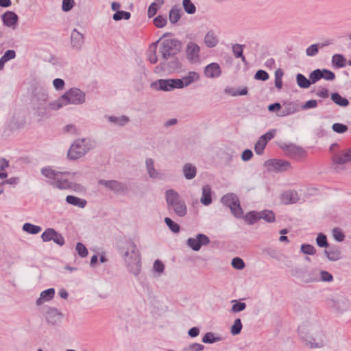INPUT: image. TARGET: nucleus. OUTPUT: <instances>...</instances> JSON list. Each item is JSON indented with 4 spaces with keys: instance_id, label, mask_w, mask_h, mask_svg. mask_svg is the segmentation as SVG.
Returning a JSON list of instances; mask_svg holds the SVG:
<instances>
[{
    "instance_id": "obj_1",
    "label": "nucleus",
    "mask_w": 351,
    "mask_h": 351,
    "mask_svg": "<svg viewBox=\"0 0 351 351\" xmlns=\"http://www.w3.org/2000/svg\"><path fill=\"white\" fill-rule=\"evenodd\" d=\"M41 173L47 178V183L58 189H72L75 191L78 192L84 191V187L82 185L73 184L67 180L66 176L70 174L67 171H58L51 169L50 167H47L42 168Z\"/></svg>"
},
{
    "instance_id": "obj_11",
    "label": "nucleus",
    "mask_w": 351,
    "mask_h": 351,
    "mask_svg": "<svg viewBox=\"0 0 351 351\" xmlns=\"http://www.w3.org/2000/svg\"><path fill=\"white\" fill-rule=\"evenodd\" d=\"M98 184L117 194H124L128 191V185L117 180H106L100 179Z\"/></svg>"
},
{
    "instance_id": "obj_20",
    "label": "nucleus",
    "mask_w": 351,
    "mask_h": 351,
    "mask_svg": "<svg viewBox=\"0 0 351 351\" xmlns=\"http://www.w3.org/2000/svg\"><path fill=\"white\" fill-rule=\"evenodd\" d=\"M199 80V75L197 72L195 71H189L187 75L183 76L182 78L178 79L180 82L179 85L180 89L186 87L193 82H197Z\"/></svg>"
},
{
    "instance_id": "obj_47",
    "label": "nucleus",
    "mask_w": 351,
    "mask_h": 351,
    "mask_svg": "<svg viewBox=\"0 0 351 351\" xmlns=\"http://www.w3.org/2000/svg\"><path fill=\"white\" fill-rule=\"evenodd\" d=\"M243 325L241 323V320L239 318H237L234 320L233 325L231 326L230 332L233 335H237L241 333L242 330Z\"/></svg>"
},
{
    "instance_id": "obj_24",
    "label": "nucleus",
    "mask_w": 351,
    "mask_h": 351,
    "mask_svg": "<svg viewBox=\"0 0 351 351\" xmlns=\"http://www.w3.org/2000/svg\"><path fill=\"white\" fill-rule=\"evenodd\" d=\"M2 20L5 25L12 27L16 24L19 16L14 12L7 11L2 15Z\"/></svg>"
},
{
    "instance_id": "obj_52",
    "label": "nucleus",
    "mask_w": 351,
    "mask_h": 351,
    "mask_svg": "<svg viewBox=\"0 0 351 351\" xmlns=\"http://www.w3.org/2000/svg\"><path fill=\"white\" fill-rule=\"evenodd\" d=\"M300 251L307 255H313L316 252L315 247L311 244H302L300 247Z\"/></svg>"
},
{
    "instance_id": "obj_46",
    "label": "nucleus",
    "mask_w": 351,
    "mask_h": 351,
    "mask_svg": "<svg viewBox=\"0 0 351 351\" xmlns=\"http://www.w3.org/2000/svg\"><path fill=\"white\" fill-rule=\"evenodd\" d=\"M131 17V14L129 12L119 10L112 15V19L115 21H119L122 19L128 20Z\"/></svg>"
},
{
    "instance_id": "obj_50",
    "label": "nucleus",
    "mask_w": 351,
    "mask_h": 351,
    "mask_svg": "<svg viewBox=\"0 0 351 351\" xmlns=\"http://www.w3.org/2000/svg\"><path fill=\"white\" fill-rule=\"evenodd\" d=\"M266 145V142L263 141L261 138H259L254 145V151L256 154L258 155L263 154Z\"/></svg>"
},
{
    "instance_id": "obj_4",
    "label": "nucleus",
    "mask_w": 351,
    "mask_h": 351,
    "mask_svg": "<svg viewBox=\"0 0 351 351\" xmlns=\"http://www.w3.org/2000/svg\"><path fill=\"white\" fill-rule=\"evenodd\" d=\"M165 196L169 211H173L180 217H183L186 215V202L177 191L174 189H168L165 191Z\"/></svg>"
},
{
    "instance_id": "obj_6",
    "label": "nucleus",
    "mask_w": 351,
    "mask_h": 351,
    "mask_svg": "<svg viewBox=\"0 0 351 351\" xmlns=\"http://www.w3.org/2000/svg\"><path fill=\"white\" fill-rule=\"evenodd\" d=\"M305 345L311 349H320L327 346L328 339L326 334L321 330H311L306 336H302Z\"/></svg>"
},
{
    "instance_id": "obj_61",
    "label": "nucleus",
    "mask_w": 351,
    "mask_h": 351,
    "mask_svg": "<svg viewBox=\"0 0 351 351\" xmlns=\"http://www.w3.org/2000/svg\"><path fill=\"white\" fill-rule=\"evenodd\" d=\"M167 23V18L164 17L163 16L159 15L157 16L154 19V23L156 27L158 28H162L166 25Z\"/></svg>"
},
{
    "instance_id": "obj_42",
    "label": "nucleus",
    "mask_w": 351,
    "mask_h": 351,
    "mask_svg": "<svg viewBox=\"0 0 351 351\" xmlns=\"http://www.w3.org/2000/svg\"><path fill=\"white\" fill-rule=\"evenodd\" d=\"M244 219L249 224L253 225L254 223H255L260 219L259 212H257V211L248 212L244 216Z\"/></svg>"
},
{
    "instance_id": "obj_41",
    "label": "nucleus",
    "mask_w": 351,
    "mask_h": 351,
    "mask_svg": "<svg viewBox=\"0 0 351 351\" xmlns=\"http://www.w3.org/2000/svg\"><path fill=\"white\" fill-rule=\"evenodd\" d=\"M296 82L298 86L301 88H307L311 84L310 78L307 79L303 74L298 73L296 75Z\"/></svg>"
},
{
    "instance_id": "obj_17",
    "label": "nucleus",
    "mask_w": 351,
    "mask_h": 351,
    "mask_svg": "<svg viewBox=\"0 0 351 351\" xmlns=\"http://www.w3.org/2000/svg\"><path fill=\"white\" fill-rule=\"evenodd\" d=\"M332 160L333 164L337 165H342L348 162H350L351 161V148L346 150V152H342L339 154H335L332 158ZM335 170L336 171H339L338 166L335 167Z\"/></svg>"
},
{
    "instance_id": "obj_57",
    "label": "nucleus",
    "mask_w": 351,
    "mask_h": 351,
    "mask_svg": "<svg viewBox=\"0 0 351 351\" xmlns=\"http://www.w3.org/2000/svg\"><path fill=\"white\" fill-rule=\"evenodd\" d=\"M332 129L334 132H335L338 134H343L348 130V128L345 124L340 123H335L332 125Z\"/></svg>"
},
{
    "instance_id": "obj_60",
    "label": "nucleus",
    "mask_w": 351,
    "mask_h": 351,
    "mask_svg": "<svg viewBox=\"0 0 351 351\" xmlns=\"http://www.w3.org/2000/svg\"><path fill=\"white\" fill-rule=\"evenodd\" d=\"M76 250L77 252L78 255L82 258H84L88 255L87 248L83 243L80 242L77 243Z\"/></svg>"
},
{
    "instance_id": "obj_64",
    "label": "nucleus",
    "mask_w": 351,
    "mask_h": 351,
    "mask_svg": "<svg viewBox=\"0 0 351 351\" xmlns=\"http://www.w3.org/2000/svg\"><path fill=\"white\" fill-rule=\"evenodd\" d=\"M319 48V47L318 43L313 44L306 49V53L308 56H315L317 54Z\"/></svg>"
},
{
    "instance_id": "obj_15",
    "label": "nucleus",
    "mask_w": 351,
    "mask_h": 351,
    "mask_svg": "<svg viewBox=\"0 0 351 351\" xmlns=\"http://www.w3.org/2000/svg\"><path fill=\"white\" fill-rule=\"evenodd\" d=\"M186 58L191 63H197L200 60V47L195 42L188 43L185 49Z\"/></svg>"
},
{
    "instance_id": "obj_51",
    "label": "nucleus",
    "mask_w": 351,
    "mask_h": 351,
    "mask_svg": "<svg viewBox=\"0 0 351 351\" xmlns=\"http://www.w3.org/2000/svg\"><path fill=\"white\" fill-rule=\"evenodd\" d=\"M316 243L320 247H328L326 235L323 233H319L316 238Z\"/></svg>"
},
{
    "instance_id": "obj_16",
    "label": "nucleus",
    "mask_w": 351,
    "mask_h": 351,
    "mask_svg": "<svg viewBox=\"0 0 351 351\" xmlns=\"http://www.w3.org/2000/svg\"><path fill=\"white\" fill-rule=\"evenodd\" d=\"M44 316L49 324L57 325L61 322L63 314L56 308L47 306L44 312Z\"/></svg>"
},
{
    "instance_id": "obj_12",
    "label": "nucleus",
    "mask_w": 351,
    "mask_h": 351,
    "mask_svg": "<svg viewBox=\"0 0 351 351\" xmlns=\"http://www.w3.org/2000/svg\"><path fill=\"white\" fill-rule=\"evenodd\" d=\"M281 148L288 157L295 160H300L306 156L304 149L293 143L284 144Z\"/></svg>"
},
{
    "instance_id": "obj_34",
    "label": "nucleus",
    "mask_w": 351,
    "mask_h": 351,
    "mask_svg": "<svg viewBox=\"0 0 351 351\" xmlns=\"http://www.w3.org/2000/svg\"><path fill=\"white\" fill-rule=\"evenodd\" d=\"M183 173L186 179L191 180L195 177L197 169L192 164L186 163L183 167Z\"/></svg>"
},
{
    "instance_id": "obj_26",
    "label": "nucleus",
    "mask_w": 351,
    "mask_h": 351,
    "mask_svg": "<svg viewBox=\"0 0 351 351\" xmlns=\"http://www.w3.org/2000/svg\"><path fill=\"white\" fill-rule=\"evenodd\" d=\"M55 295V289L49 288L40 293V297L36 300V304L38 306L41 305L44 302L51 300Z\"/></svg>"
},
{
    "instance_id": "obj_44",
    "label": "nucleus",
    "mask_w": 351,
    "mask_h": 351,
    "mask_svg": "<svg viewBox=\"0 0 351 351\" xmlns=\"http://www.w3.org/2000/svg\"><path fill=\"white\" fill-rule=\"evenodd\" d=\"M221 340V337H215V334L211 332H206L202 338V342L204 343H213Z\"/></svg>"
},
{
    "instance_id": "obj_10",
    "label": "nucleus",
    "mask_w": 351,
    "mask_h": 351,
    "mask_svg": "<svg viewBox=\"0 0 351 351\" xmlns=\"http://www.w3.org/2000/svg\"><path fill=\"white\" fill-rule=\"evenodd\" d=\"M296 277L304 283H312L319 281V270L317 269H300L296 271Z\"/></svg>"
},
{
    "instance_id": "obj_45",
    "label": "nucleus",
    "mask_w": 351,
    "mask_h": 351,
    "mask_svg": "<svg viewBox=\"0 0 351 351\" xmlns=\"http://www.w3.org/2000/svg\"><path fill=\"white\" fill-rule=\"evenodd\" d=\"M182 6L184 11L189 14H193L196 12V7L191 0H182Z\"/></svg>"
},
{
    "instance_id": "obj_18",
    "label": "nucleus",
    "mask_w": 351,
    "mask_h": 351,
    "mask_svg": "<svg viewBox=\"0 0 351 351\" xmlns=\"http://www.w3.org/2000/svg\"><path fill=\"white\" fill-rule=\"evenodd\" d=\"M48 99V95L47 92L43 89L36 90L34 95L33 102L36 105L35 102H38V110H46L47 104L46 102Z\"/></svg>"
},
{
    "instance_id": "obj_31",
    "label": "nucleus",
    "mask_w": 351,
    "mask_h": 351,
    "mask_svg": "<svg viewBox=\"0 0 351 351\" xmlns=\"http://www.w3.org/2000/svg\"><path fill=\"white\" fill-rule=\"evenodd\" d=\"M182 10L178 5H173L169 11V19L172 24H176L181 18Z\"/></svg>"
},
{
    "instance_id": "obj_9",
    "label": "nucleus",
    "mask_w": 351,
    "mask_h": 351,
    "mask_svg": "<svg viewBox=\"0 0 351 351\" xmlns=\"http://www.w3.org/2000/svg\"><path fill=\"white\" fill-rule=\"evenodd\" d=\"M178 78L176 79H160L152 82L151 87L162 91H171L175 88L180 89Z\"/></svg>"
},
{
    "instance_id": "obj_37",
    "label": "nucleus",
    "mask_w": 351,
    "mask_h": 351,
    "mask_svg": "<svg viewBox=\"0 0 351 351\" xmlns=\"http://www.w3.org/2000/svg\"><path fill=\"white\" fill-rule=\"evenodd\" d=\"M298 106L294 103H289L284 106V108L280 111V116L285 117L292 114L298 111Z\"/></svg>"
},
{
    "instance_id": "obj_25",
    "label": "nucleus",
    "mask_w": 351,
    "mask_h": 351,
    "mask_svg": "<svg viewBox=\"0 0 351 351\" xmlns=\"http://www.w3.org/2000/svg\"><path fill=\"white\" fill-rule=\"evenodd\" d=\"M146 170L149 176L152 179H160V173L155 169L154 162L152 158H147L145 160Z\"/></svg>"
},
{
    "instance_id": "obj_39",
    "label": "nucleus",
    "mask_w": 351,
    "mask_h": 351,
    "mask_svg": "<svg viewBox=\"0 0 351 351\" xmlns=\"http://www.w3.org/2000/svg\"><path fill=\"white\" fill-rule=\"evenodd\" d=\"M346 62V58L341 54H335L332 58V64L337 68L345 67Z\"/></svg>"
},
{
    "instance_id": "obj_55",
    "label": "nucleus",
    "mask_w": 351,
    "mask_h": 351,
    "mask_svg": "<svg viewBox=\"0 0 351 351\" xmlns=\"http://www.w3.org/2000/svg\"><path fill=\"white\" fill-rule=\"evenodd\" d=\"M245 45L240 44H234L232 46V50L234 56L236 58H239V57L241 56L243 52V47Z\"/></svg>"
},
{
    "instance_id": "obj_28",
    "label": "nucleus",
    "mask_w": 351,
    "mask_h": 351,
    "mask_svg": "<svg viewBox=\"0 0 351 351\" xmlns=\"http://www.w3.org/2000/svg\"><path fill=\"white\" fill-rule=\"evenodd\" d=\"M299 200L297 191H287L282 195V201L285 204H295Z\"/></svg>"
},
{
    "instance_id": "obj_27",
    "label": "nucleus",
    "mask_w": 351,
    "mask_h": 351,
    "mask_svg": "<svg viewBox=\"0 0 351 351\" xmlns=\"http://www.w3.org/2000/svg\"><path fill=\"white\" fill-rule=\"evenodd\" d=\"M200 202L204 206H208L212 203V190L208 184L204 185L202 187Z\"/></svg>"
},
{
    "instance_id": "obj_19",
    "label": "nucleus",
    "mask_w": 351,
    "mask_h": 351,
    "mask_svg": "<svg viewBox=\"0 0 351 351\" xmlns=\"http://www.w3.org/2000/svg\"><path fill=\"white\" fill-rule=\"evenodd\" d=\"M267 162L276 172H283L291 168V164L287 160L274 159L267 160Z\"/></svg>"
},
{
    "instance_id": "obj_62",
    "label": "nucleus",
    "mask_w": 351,
    "mask_h": 351,
    "mask_svg": "<svg viewBox=\"0 0 351 351\" xmlns=\"http://www.w3.org/2000/svg\"><path fill=\"white\" fill-rule=\"evenodd\" d=\"M322 78L326 80L332 81L335 79V74L326 69H322Z\"/></svg>"
},
{
    "instance_id": "obj_49",
    "label": "nucleus",
    "mask_w": 351,
    "mask_h": 351,
    "mask_svg": "<svg viewBox=\"0 0 351 351\" xmlns=\"http://www.w3.org/2000/svg\"><path fill=\"white\" fill-rule=\"evenodd\" d=\"M319 281L330 282L333 280L332 275L327 271L319 270Z\"/></svg>"
},
{
    "instance_id": "obj_22",
    "label": "nucleus",
    "mask_w": 351,
    "mask_h": 351,
    "mask_svg": "<svg viewBox=\"0 0 351 351\" xmlns=\"http://www.w3.org/2000/svg\"><path fill=\"white\" fill-rule=\"evenodd\" d=\"M84 42V38L82 34L74 29L71 34V45L72 48L75 50H80Z\"/></svg>"
},
{
    "instance_id": "obj_13",
    "label": "nucleus",
    "mask_w": 351,
    "mask_h": 351,
    "mask_svg": "<svg viewBox=\"0 0 351 351\" xmlns=\"http://www.w3.org/2000/svg\"><path fill=\"white\" fill-rule=\"evenodd\" d=\"M210 242V241L208 236L202 233H199L195 238H189L186 243L191 250L197 252L201 249L202 246L207 245Z\"/></svg>"
},
{
    "instance_id": "obj_32",
    "label": "nucleus",
    "mask_w": 351,
    "mask_h": 351,
    "mask_svg": "<svg viewBox=\"0 0 351 351\" xmlns=\"http://www.w3.org/2000/svg\"><path fill=\"white\" fill-rule=\"evenodd\" d=\"M66 202L69 204L75 206L80 208H84L87 204L86 199L73 195H67L66 197Z\"/></svg>"
},
{
    "instance_id": "obj_14",
    "label": "nucleus",
    "mask_w": 351,
    "mask_h": 351,
    "mask_svg": "<svg viewBox=\"0 0 351 351\" xmlns=\"http://www.w3.org/2000/svg\"><path fill=\"white\" fill-rule=\"evenodd\" d=\"M41 239L43 242H49L53 241L55 243L60 246H62L65 243L63 236L57 232L55 229L47 228L41 234Z\"/></svg>"
},
{
    "instance_id": "obj_2",
    "label": "nucleus",
    "mask_w": 351,
    "mask_h": 351,
    "mask_svg": "<svg viewBox=\"0 0 351 351\" xmlns=\"http://www.w3.org/2000/svg\"><path fill=\"white\" fill-rule=\"evenodd\" d=\"M120 254L124 258L126 267L130 273L138 276L141 272V259L140 252L133 241H129L126 245L120 248Z\"/></svg>"
},
{
    "instance_id": "obj_5",
    "label": "nucleus",
    "mask_w": 351,
    "mask_h": 351,
    "mask_svg": "<svg viewBox=\"0 0 351 351\" xmlns=\"http://www.w3.org/2000/svg\"><path fill=\"white\" fill-rule=\"evenodd\" d=\"M182 49V43L177 38L163 40L159 46V53L163 60H168L171 57L178 54Z\"/></svg>"
},
{
    "instance_id": "obj_3",
    "label": "nucleus",
    "mask_w": 351,
    "mask_h": 351,
    "mask_svg": "<svg viewBox=\"0 0 351 351\" xmlns=\"http://www.w3.org/2000/svg\"><path fill=\"white\" fill-rule=\"evenodd\" d=\"M86 101V93L77 88H71L60 96L56 101L49 104L51 110H58L68 105H82Z\"/></svg>"
},
{
    "instance_id": "obj_54",
    "label": "nucleus",
    "mask_w": 351,
    "mask_h": 351,
    "mask_svg": "<svg viewBox=\"0 0 351 351\" xmlns=\"http://www.w3.org/2000/svg\"><path fill=\"white\" fill-rule=\"evenodd\" d=\"M311 84L316 83L322 78V71L320 69H317L313 71L309 75Z\"/></svg>"
},
{
    "instance_id": "obj_48",
    "label": "nucleus",
    "mask_w": 351,
    "mask_h": 351,
    "mask_svg": "<svg viewBox=\"0 0 351 351\" xmlns=\"http://www.w3.org/2000/svg\"><path fill=\"white\" fill-rule=\"evenodd\" d=\"M165 223L168 226V228L174 233H178L180 231V226L174 222L171 218L165 217L164 219Z\"/></svg>"
},
{
    "instance_id": "obj_7",
    "label": "nucleus",
    "mask_w": 351,
    "mask_h": 351,
    "mask_svg": "<svg viewBox=\"0 0 351 351\" xmlns=\"http://www.w3.org/2000/svg\"><path fill=\"white\" fill-rule=\"evenodd\" d=\"M92 149V145L84 138L77 139L69 148L67 156L71 160H76L88 152Z\"/></svg>"
},
{
    "instance_id": "obj_63",
    "label": "nucleus",
    "mask_w": 351,
    "mask_h": 351,
    "mask_svg": "<svg viewBox=\"0 0 351 351\" xmlns=\"http://www.w3.org/2000/svg\"><path fill=\"white\" fill-rule=\"evenodd\" d=\"M269 77L267 72L261 69L258 70L254 75V79L256 80L266 81Z\"/></svg>"
},
{
    "instance_id": "obj_35",
    "label": "nucleus",
    "mask_w": 351,
    "mask_h": 351,
    "mask_svg": "<svg viewBox=\"0 0 351 351\" xmlns=\"http://www.w3.org/2000/svg\"><path fill=\"white\" fill-rule=\"evenodd\" d=\"M204 43L209 48L215 47L217 45L218 38L213 32L209 31L206 33L204 37Z\"/></svg>"
},
{
    "instance_id": "obj_23",
    "label": "nucleus",
    "mask_w": 351,
    "mask_h": 351,
    "mask_svg": "<svg viewBox=\"0 0 351 351\" xmlns=\"http://www.w3.org/2000/svg\"><path fill=\"white\" fill-rule=\"evenodd\" d=\"M324 254L330 261H337L341 258V250L336 245L328 246V249L324 250Z\"/></svg>"
},
{
    "instance_id": "obj_59",
    "label": "nucleus",
    "mask_w": 351,
    "mask_h": 351,
    "mask_svg": "<svg viewBox=\"0 0 351 351\" xmlns=\"http://www.w3.org/2000/svg\"><path fill=\"white\" fill-rule=\"evenodd\" d=\"M332 236L334 239L338 242H341L345 239V234L339 228H335L332 229Z\"/></svg>"
},
{
    "instance_id": "obj_40",
    "label": "nucleus",
    "mask_w": 351,
    "mask_h": 351,
    "mask_svg": "<svg viewBox=\"0 0 351 351\" xmlns=\"http://www.w3.org/2000/svg\"><path fill=\"white\" fill-rule=\"evenodd\" d=\"M22 230L31 234H36L39 233L42 228L39 226H36L30 223H25L23 225Z\"/></svg>"
},
{
    "instance_id": "obj_29",
    "label": "nucleus",
    "mask_w": 351,
    "mask_h": 351,
    "mask_svg": "<svg viewBox=\"0 0 351 351\" xmlns=\"http://www.w3.org/2000/svg\"><path fill=\"white\" fill-rule=\"evenodd\" d=\"M108 121L112 123L119 127H123L130 122V119L125 115H121L120 117H115L113 115L106 116Z\"/></svg>"
},
{
    "instance_id": "obj_8",
    "label": "nucleus",
    "mask_w": 351,
    "mask_h": 351,
    "mask_svg": "<svg viewBox=\"0 0 351 351\" xmlns=\"http://www.w3.org/2000/svg\"><path fill=\"white\" fill-rule=\"evenodd\" d=\"M327 305L337 313H343L350 306L349 300L342 293H335L326 299Z\"/></svg>"
},
{
    "instance_id": "obj_30",
    "label": "nucleus",
    "mask_w": 351,
    "mask_h": 351,
    "mask_svg": "<svg viewBox=\"0 0 351 351\" xmlns=\"http://www.w3.org/2000/svg\"><path fill=\"white\" fill-rule=\"evenodd\" d=\"M239 201V197L234 193H228L224 195L221 199V202L230 208L234 206L235 204Z\"/></svg>"
},
{
    "instance_id": "obj_43",
    "label": "nucleus",
    "mask_w": 351,
    "mask_h": 351,
    "mask_svg": "<svg viewBox=\"0 0 351 351\" xmlns=\"http://www.w3.org/2000/svg\"><path fill=\"white\" fill-rule=\"evenodd\" d=\"M260 219H263L268 223H272L275 221L276 217L275 214L269 210H264L259 212Z\"/></svg>"
},
{
    "instance_id": "obj_56",
    "label": "nucleus",
    "mask_w": 351,
    "mask_h": 351,
    "mask_svg": "<svg viewBox=\"0 0 351 351\" xmlns=\"http://www.w3.org/2000/svg\"><path fill=\"white\" fill-rule=\"evenodd\" d=\"M232 266L237 269L241 270L245 267V263L242 258L239 257H234L232 260Z\"/></svg>"
},
{
    "instance_id": "obj_36",
    "label": "nucleus",
    "mask_w": 351,
    "mask_h": 351,
    "mask_svg": "<svg viewBox=\"0 0 351 351\" xmlns=\"http://www.w3.org/2000/svg\"><path fill=\"white\" fill-rule=\"evenodd\" d=\"M171 59L169 61H166L167 69L170 71L181 69L182 67V64L178 60V58L175 56L171 57Z\"/></svg>"
},
{
    "instance_id": "obj_21",
    "label": "nucleus",
    "mask_w": 351,
    "mask_h": 351,
    "mask_svg": "<svg viewBox=\"0 0 351 351\" xmlns=\"http://www.w3.org/2000/svg\"><path fill=\"white\" fill-rule=\"evenodd\" d=\"M204 75L208 78H217L221 75V69L218 63L212 62L204 68Z\"/></svg>"
},
{
    "instance_id": "obj_38",
    "label": "nucleus",
    "mask_w": 351,
    "mask_h": 351,
    "mask_svg": "<svg viewBox=\"0 0 351 351\" xmlns=\"http://www.w3.org/2000/svg\"><path fill=\"white\" fill-rule=\"evenodd\" d=\"M161 38L158 40L156 42L152 43V45L149 47L150 51L148 54V60L151 64H156L158 62V57L156 55V49L157 45Z\"/></svg>"
},
{
    "instance_id": "obj_53",
    "label": "nucleus",
    "mask_w": 351,
    "mask_h": 351,
    "mask_svg": "<svg viewBox=\"0 0 351 351\" xmlns=\"http://www.w3.org/2000/svg\"><path fill=\"white\" fill-rule=\"evenodd\" d=\"M232 302H235L231 308L232 313H239L243 311L246 308V304L245 302H238L235 300H232Z\"/></svg>"
},
{
    "instance_id": "obj_58",
    "label": "nucleus",
    "mask_w": 351,
    "mask_h": 351,
    "mask_svg": "<svg viewBox=\"0 0 351 351\" xmlns=\"http://www.w3.org/2000/svg\"><path fill=\"white\" fill-rule=\"evenodd\" d=\"M230 209L235 217L241 218L242 217L243 212L239 201L235 204L234 206L231 207Z\"/></svg>"
},
{
    "instance_id": "obj_33",
    "label": "nucleus",
    "mask_w": 351,
    "mask_h": 351,
    "mask_svg": "<svg viewBox=\"0 0 351 351\" xmlns=\"http://www.w3.org/2000/svg\"><path fill=\"white\" fill-rule=\"evenodd\" d=\"M331 100L337 106L341 107H347L349 105V101L347 98L342 97L339 93L335 92L331 94Z\"/></svg>"
}]
</instances>
